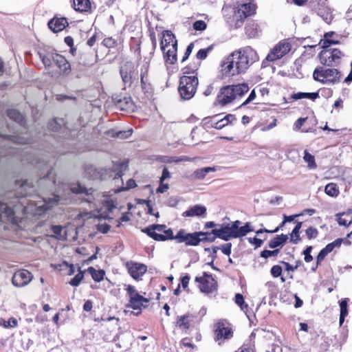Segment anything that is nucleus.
Returning a JSON list of instances; mask_svg holds the SVG:
<instances>
[{"mask_svg":"<svg viewBox=\"0 0 352 352\" xmlns=\"http://www.w3.org/2000/svg\"><path fill=\"white\" fill-rule=\"evenodd\" d=\"M84 278V272L79 270V272L69 281L72 286L77 287Z\"/></svg>","mask_w":352,"mask_h":352,"instance_id":"42","label":"nucleus"},{"mask_svg":"<svg viewBox=\"0 0 352 352\" xmlns=\"http://www.w3.org/2000/svg\"><path fill=\"white\" fill-rule=\"evenodd\" d=\"M120 74L124 85L130 87L133 80L137 79L136 68L131 61L124 63L120 69Z\"/></svg>","mask_w":352,"mask_h":352,"instance_id":"11","label":"nucleus"},{"mask_svg":"<svg viewBox=\"0 0 352 352\" xmlns=\"http://www.w3.org/2000/svg\"><path fill=\"white\" fill-rule=\"evenodd\" d=\"M73 6L75 10L80 12H87L91 10L90 0H73Z\"/></svg>","mask_w":352,"mask_h":352,"instance_id":"27","label":"nucleus"},{"mask_svg":"<svg viewBox=\"0 0 352 352\" xmlns=\"http://www.w3.org/2000/svg\"><path fill=\"white\" fill-rule=\"evenodd\" d=\"M291 47L292 45L287 41H280L270 50L263 64L265 63V60L274 62L283 58L291 50Z\"/></svg>","mask_w":352,"mask_h":352,"instance_id":"8","label":"nucleus"},{"mask_svg":"<svg viewBox=\"0 0 352 352\" xmlns=\"http://www.w3.org/2000/svg\"><path fill=\"white\" fill-rule=\"evenodd\" d=\"M63 226H52L51 227V230L53 234L50 236L54 237L58 240H65L66 239L65 234H63Z\"/></svg>","mask_w":352,"mask_h":352,"instance_id":"36","label":"nucleus"},{"mask_svg":"<svg viewBox=\"0 0 352 352\" xmlns=\"http://www.w3.org/2000/svg\"><path fill=\"white\" fill-rule=\"evenodd\" d=\"M212 49H213V45H211L209 47H208L207 48L199 50L196 54L197 58L199 59V60H204L207 57L208 54L210 52H211L212 50Z\"/></svg>","mask_w":352,"mask_h":352,"instance_id":"41","label":"nucleus"},{"mask_svg":"<svg viewBox=\"0 0 352 352\" xmlns=\"http://www.w3.org/2000/svg\"><path fill=\"white\" fill-rule=\"evenodd\" d=\"M132 133V130H129L127 131H120L117 133V137L120 139H125L129 138Z\"/></svg>","mask_w":352,"mask_h":352,"instance_id":"61","label":"nucleus"},{"mask_svg":"<svg viewBox=\"0 0 352 352\" xmlns=\"http://www.w3.org/2000/svg\"><path fill=\"white\" fill-rule=\"evenodd\" d=\"M177 46L173 45L168 47L164 53V58L166 63L169 64H175L177 61Z\"/></svg>","mask_w":352,"mask_h":352,"instance_id":"28","label":"nucleus"},{"mask_svg":"<svg viewBox=\"0 0 352 352\" xmlns=\"http://www.w3.org/2000/svg\"><path fill=\"white\" fill-rule=\"evenodd\" d=\"M198 83V78L196 76H182L178 89L182 98L184 100L191 99L196 93Z\"/></svg>","mask_w":352,"mask_h":352,"instance_id":"5","label":"nucleus"},{"mask_svg":"<svg viewBox=\"0 0 352 352\" xmlns=\"http://www.w3.org/2000/svg\"><path fill=\"white\" fill-rule=\"evenodd\" d=\"M17 323L16 319L11 318L7 322H5L4 326L6 327H14L17 325Z\"/></svg>","mask_w":352,"mask_h":352,"instance_id":"62","label":"nucleus"},{"mask_svg":"<svg viewBox=\"0 0 352 352\" xmlns=\"http://www.w3.org/2000/svg\"><path fill=\"white\" fill-rule=\"evenodd\" d=\"M105 205L108 208L109 211L111 212L114 208H116V201L113 199L107 200L106 201Z\"/></svg>","mask_w":352,"mask_h":352,"instance_id":"63","label":"nucleus"},{"mask_svg":"<svg viewBox=\"0 0 352 352\" xmlns=\"http://www.w3.org/2000/svg\"><path fill=\"white\" fill-rule=\"evenodd\" d=\"M160 44L161 50L164 52L168 47L173 45L177 46V41L171 31L164 30L162 32V39Z\"/></svg>","mask_w":352,"mask_h":352,"instance_id":"17","label":"nucleus"},{"mask_svg":"<svg viewBox=\"0 0 352 352\" xmlns=\"http://www.w3.org/2000/svg\"><path fill=\"white\" fill-rule=\"evenodd\" d=\"M40 57L41 60L45 65V68L50 67L53 62L52 60V54L50 56L41 55L40 54Z\"/></svg>","mask_w":352,"mask_h":352,"instance_id":"51","label":"nucleus"},{"mask_svg":"<svg viewBox=\"0 0 352 352\" xmlns=\"http://www.w3.org/2000/svg\"><path fill=\"white\" fill-rule=\"evenodd\" d=\"M282 272V267L278 265L272 266L270 270V274L274 278H278L280 276Z\"/></svg>","mask_w":352,"mask_h":352,"instance_id":"50","label":"nucleus"},{"mask_svg":"<svg viewBox=\"0 0 352 352\" xmlns=\"http://www.w3.org/2000/svg\"><path fill=\"white\" fill-rule=\"evenodd\" d=\"M123 166V164H120L115 165L113 166V170L107 169V168H100L97 169V175L98 177L102 180L107 179L108 177H113V179H119L122 177V168Z\"/></svg>","mask_w":352,"mask_h":352,"instance_id":"15","label":"nucleus"},{"mask_svg":"<svg viewBox=\"0 0 352 352\" xmlns=\"http://www.w3.org/2000/svg\"><path fill=\"white\" fill-rule=\"evenodd\" d=\"M216 171L215 167H205L201 168H198L194 171L192 176L196 179H203L208 173L210 172Z\"/></svg>","mask_w":352,"mask_h":352,"instance_id":"32","label":"nucleus"},{"mask_svg":"<svg viewBox=\"0 0 352 352\" xmlns=\"http://www.w3.org/2000/svg\"><path fill=\"white\" fill-rule=\"evenodd\" d=\"M87 272L91 274L95 281L100 282L103 280L104 276V272L103 270H96L93 267H89L87 269Z\"/></svg>","mask_w":352,"mask_h":352,"instance_id":"35","label":"nucleus"},{"mask_svg":"<svg viewBox=\"0 0 352 352\" xmlns=\"http://www.w3.org/2000/svg\"><path fill=\"white\" fill-rule=\"evenodd\" d=\"M70 190L72 192L75 194L84 195L87 197H83L82 199L89 203H91L93 201L94 198L92 196V188L87 189L85 187L82 186L80 184H77L76 185L72 186L70 188Z\"/></svg>","mask_w":352,"mask_h":352,"instance_id":"21","label":"nucleus"},{"mask_svg":"<svg viewBox=\"0 0 352 352\" xmlns=\"http://www.w3.org/2000/svg\"><path fill=\"white\" fill-rule=\"evenodd\" d=\"M349 301V298L342 299L340 302V314L342 315H348V309H347V303Z\"/></svg>","mask_w":352,"mask_h":352,"instance_id":"52","label":"nucleus"},{"mask_svg":"<svg viewBox=\"0 0 352 352\" xmlns=\"http://www.w3.org/2000/svg\"><path fill=\"white\" fill-rule=\"evenodd\" d=\"M256 5L252 3L241 4L239 6L238 14L240 18H246L252 16L255 13Z\"/></svg>","mask_w":352,"mask_h":352,"instance_id":"22","label":"nucleus"},{"mask_svg":"<svg viewBox=\"0 0 352 352\" xmlns=\"http://www.w3.org/2000/svg\"><path fill=\"white\" fill-rule=\"evenodd\" d=\"M325 193L332 197H336L339 195V189L334 183L328 184L324 188Z\"/></svg>","mask_w":352,"mask_h":352,"instance_id":"37","label":"nucleus"},{"mask_svg":"<svg viewBox=\"0 0 352 352\" xmlns=\"http://www.w3.org/2000/svg\"><path fill=\"white\" fill-rule=\"evenodd\" d=\"M333 34V32H327L324 34L325 39L324 40V42L322 44L323 48H327L332 44L338 43V41H335L333 40H331L329 38V37H331L332 36Z\"/></svg>","mask_w":352,"mask_h":352,"instance_id":"44","label":"nucleus"},{"mask_svg":"<svg viewBox=\"0 0 352 352\" xmlns=\"http://www.w3.org/2000/svg\"><path fill=\"white\" fill-rule=\"evenodd\" d=\"M232 337V331L230 328L226 327L223 322H219L216 325L215 329V340L219 341V344H221V341L230 339Z\"/></svg>","mask_w":352,"mask_h":352,"instance_id":"16","label":"nucleus"},{"mask_svg":"<svg viewBox=\"0 0 352 352\" xmlns=\"http://www.w3.org/2000/svg\"><path fill=\"white\" fill-rule=\"evenodd\" d=\"M60 270H64L65 268H68L69 272L67 273L68 275L71 276L75 272V267L73 264H69L66 261H63L61 264H60Z\"/></svg>","mask_w":352,"mask_h":352,"instance_id":"48","label":"nucleus"},{"mask_svg":"<svg viewBox=\"0 0 352 352\" xmlns=\"http://www.w3.org/2000/svg\"><path fill=\"white\" fill-rule=\"evenodd\" d=\"M32 278L31 272L27 270H21L14 274L12 283L16 287H23L28 285Z\"/></svg>","mask_w":352,"mask_h":352,"instance_id":"13","label":"nucleus"},{"mask_svg":"<svg viewBox=\"0 0 352 352\" xmlns=\"http://www.w3.org/2000/svg\"><path fill=\"white\" fill-rule=\"evenodd\" d=\"M149 68L148 62H145L142 64L140 68V78H141V84L143 86L146 84V78L147 77L148 72Z\"/></svg>","mask_w":352,"mask_h":352,"instance_id":"40","label":"nucleus"},{"mask_svg":"<svg viewBox=\"0 0 352 352\" xmlns=\"http://www.w3.org/2000/svg\"><path fill=\"white\" fill-rule=\"evenodd\" d=\"M195 316L189 313L183 316H177V326L182 331H186L190 327L191 323L195 319Z\"/></svg>","mask_w":352,"mask_h":352,"instance_id":"20","label":"nucleus"},{"mask_svg":"<svg viewBox=\"0 0 352 352\" xmlns=\"http://www.w3.org/2000/svg\"><path fill=\"white\" fill-rule=\"evenodd\" d=\"M304 154L303 159L305 162L307 163V166L311 169L316 168L317 166L314 156L310 154L307 150L304 151Z\"/></svg>","mask_w":352,"mask_h":352,"instance_id":"39","label":"nucleus"},{"mask_svg":"<svg viewBox=\"0 0 352 352\" xmlns=\"http://www.w3.org/2000/svg\"><path fill=\"white\" fill-rule=\"evenodd\" d=\"M136 186V183L135 180L133 179H130L126 182V185L125 187H122L120 188H118L116 190V192H120L124 190H127L131 188H133Z\"/></svg>","mask_w":352,"mask_h":352,"instance_id":"49","label":"nucleus"},{"mask_svg":"<svg viewBox=\"0 0 352 352\" xmlns=\"http://www.w3.org/2000/svg\"><path fill=\"white\" fill-rule=\"evenodd\" d=\"M248 91L249 87L246 83L227 85L220 89L217 101L220 105L224 106L241 99Z\"/></svg>","mask_w":352,"mask_h":352,"instance_id":"3","label":"nucleus"},{"mask_svg":"<svg viewBox=\"0 0 352 352\" xmlns=\"http://www.w3.org/2000/svg\"><path fill=\"white\" fill-rule=\"evenodd\" d=\"M47 25L52 31L58 32L63 30L68 25V22L65 17H54L48 22Z\"/></svg>","mask_w":352,"mask_h":352,"instance_id":"19","label":"nucleus"},{"mask_svg":"<svg viewBox=\"0 0 352 352\" xmlns=\"http://www.w3.org/2000/svg\"><path fill=\"white\" fill-rule=\"evenodd\" d=\"M235 302L238 305L242 310L247 309L248 305L245 304L243 296L241 294H236L235 295Z\"/></svg>","mask_w":352,"mask_h":352,"instance_id":"45","label":"nucleus"},{"mask_svg":"<svg viewBox=\"0 0 352 352\" xmlns=\"http://www.w3.org/2000/svg\"><path fill=\"white\" fill-rule=\"evenodd\" d=\"M231 248L232 243H228L221 245V247L219 249H221L223 254L230 256V254H231Z\"/></svg>","mask_w":352,"mask_h":352,"instance_id":"58","label":"nucleus"},{"mask_svg":"<svg viewBox=\"0 0 352 352\" xmlns=\"http://www.w3.org/2000/svg\"><path fill=\"white\" fill-rule=\"evenodd\" d=\"M279 253V250L276 249L274 250H265L261 252V256L265 258H267L270 256H276Z\"/></svg>","mask_w":352,"mask_h":352,"instance_id":"47","label":"nucleus"},{"mask_svg":"<svg viewBox=\"0 0 352 352\" xmlns=\"http://www.w3.org/2000/svg\"><path fill=\"white\" fill-rule=\"evenodd\" d=\"M307 96H308V93L298 92V93L294 94L292 96V98L294 100H300V99H302V98H307Z\"/></svg>","mask_w":352,"mask_h":352,"instance_id":"60","label":"nucleus"},{"mask_svg":"<svg viewBox=\"0 0 352 352\" xmlns=\"http://www.w3.org/2000/svg\"><path fill=\"white\" fill-rule=\"evenodd\" d=\"M342 56V52L338 49L323 50L319 54L320 63L328 66L338 64Z\"/></svg>","mask_w":352,"mask_h":352,"instance_id":"12","label":"nucleus"},{"mask_svg":"<svg viewBox=\"0 0 352 352\" xmlns=\"http://www.w3.org/2000/svg\"><path fill=\"white\" fill-rule=\"evenodd\" d=\"M220 117V115H215L213 117L208 118L209 121L206 122V124H209L212 128H214L217 129V124H218V118ZM208 120V118H205V120Z\"/></svg>","mask_w":352,"mask_h":352,"instance_id":"55","label":"nucleus"},{"mask_svg":"<svg viewBox=\"0 0 352 352\" xmlns=\"http://www.w3.org/2000/svg\"><path fill=\"white\" fill-rule=\"evenodd\" d=\"M144 302L148 303V300L138 293L130 298L128 307L133 309H140Z\"/></svg>","mask_w":352,"mask_h":352,"instance_id":"26","label":"nucleus"},{"mask_svg":"<svg viewBox=\"0 0 352 352\" xmlns=\"http://www.w3.org/2000/svg\"><path fill=\"white\" fill-rule=\"evenodd\" d=\"M126 290L127 292L128 295L129 296V298L138 294L135 287L130 285H126Z\"/></svg>","mask_w":352,"mask_h":352,"instance_id":"64","label":"nucleus"},{"mask_svg":"<svg viewBox=\"0 0 352 352\" xmlns=\"http://www.w3.org/2000/svg\"><path fill=\"white\" fill-rule=\"evenodd\" d=\"M206 214V208L201 205H195L182 213L183 217H192L204 216Z\"/></svg>","mask_w":352,"mask_h":352,"instance_id":"23","label":"nucleus"},{"mask_svg":"<svg viewBox=\"0 0 352 352\" xmlns=\"http://www.w3.org/2000/svg\"><path fill=\"white\" fill-rule=\"evenodd\" d=\"M288 239V236L286 234H281L277 235L269 243V248L272 249L276 248L278 247L282 248Z\"/></svg>","mask_w":352,"mask_h":352,"instance_id":"31","label":"nucleus"},{"mask_svg":"<svg viewBox=\"0 0 352 352\" xmlns=\"http://www.w3.org/2000/svg\"><path fill=\"white\" fill-rule=\"evenodd\" d=\"M248 241L250 244L254 245L255 248H260L263 243V241L262 239L256 237H249L248 238Z\"/></svg>","mask_w":352,"mask_h":352,"instance_id":"56","label":"nucleus"},{"mask_svg":"<svg viewBox=\"0 0 352 352\" xmlns=\"http://www.w3.org/2000/svg\"><path fill=\"white\" fill-rule=\"evenodd\" d=\"M164 224H153L148 227L142 229V232L146 234L148 236L157 241H165L166 240H173L174 238L173 230L166 229Z\"/></svg>","mask_w":352,"mask_h":352,"instance_id":"4","label":"nucleus"},{"mask_svg":"<svg viewBox=\"0 0 352 352\" xmlns=\"http://www.w3.org/2000/svg\"><path fill=\"white\" fill-rule=\"evenodd\" d=\"M7 115L10 119L14 120L16 122L21 125L23 124L24 118L19 111L16 109H9L7 111Z\"/></svg>","mask_w":352,"mask_h":352,"instance_id":"33","label":"nucleus"},{"mask_svg":"<svg viewBox=\"0 0 352 352\" xmlns=\"http://www.w3.org/2000/svg\"><path fill=\"white\" fill-rule=\"evenodd\" d=\"M204 235L201 232L188 233L184 229H181L174 236L173 239L176 240L178 243H184L187 246H197L201 243L200 236Z\"/></svg>","mask_w":352,"mask_h":352,"instance_id":"7","label":"nucleus"},{"mask_svg":"<svg viewBox=\"0 0 352 352\" xmlns=\"http://www.w3.org/2000/svg\"><path fill=\"white\" fill-rule=\"evenodd\" d=\"M51 207H52V203L50 201H47L45 199H43L35 204V209L33 214L34 215H41L45 211L50 210Z\"/></svg>","mask_w":352,"mask_h":352,"instance_id":"30","label":"nucleus"},{"mask_svg":"<svg viewBox=\"0 0 352 352\" xmlns=\"http://www.w3.org/2000/svg\"><path fill=\"white\" fill-rule=\"evenodd\" d=\"M241 222L239 220L231 223L223 224L218 230H214L219 239L226 241L231 239L245 236L248 233L254 230L251 223L247 222L243 226H240Z\"/></svg>","mask_w":352,"mask_h":352,"instance_id":"2","label":"nucleus"},{"mask_svg":"<svg viewBox=\"0 0 352 352\" xmlns=\"http://www.w3.org/2000/svg\"><path fill=\"white\" fill-rule=\"evenodd\" d=\"M14 210L9 206L7 204L0 201V221H3V218H6L9 221H12L14 216Z\"/></svg>","mask_w":352,"mask_h":352,"instance_id":"24","label":"nucleus"},{"mask_svg":"<svg viewBox=\"0 0 352 352\" xmlns=\"http://www.w3.org/2000/svg\"><path fill=\"white\" fill-rule=\"evenodd\" d=\"M62 122V120L54 119L48 123V128L53 131H57L60 129Z\"/></svg>","mask_w":352,"mask_h":352,"instance_id":"43","label":"nucleus"},{"mask_svg":"<svg viewBox=\"0 0 352 352\" xmlns=\"http://www.w3.org/2000/svg\"><path fill=\"white\" fill-rule=\"evenodd\" d=\"M312 250V246H307L306 249L303 251V254L305 255V261L307 263H309L313 260V257L311 255V252Z\"/></svg>","mask_w":352,"mask_h":352,"instance_id":"54","label":"nucleus"},{"mask_svg":"<svg viewBox=\"0 0 352 352\" xmlns=\"http://www.w3.org/2000/svg\"><path fill=\"white\" fill-rule=\"evenodd\" d=\"M195 280L199 284L201 292L209 294L217 289V282L212 274L207 272H204L201 276H197Z\"/></svg>","mask_w":352,"mask_h":352,"instance_id":"10","label":"nucleus"},{"mask_svg":"<svg viewBox=\"0 0 352 352\" xmlns=\"http://www.w3.org/2000/svg\"><path fill=\"white\" fill-rule=\"evenodd\" d=\"M11 143H15L19 144H27L28 141L26 139L22 137L12 135V136H0V156H6L14 153V148L7 146Z\"/></svg>","mask_w":352,"mask_h":352,"instance_id":"9","label":"nucleus"},{"mask_svg":"<svg viewBox=\"0 0 352 352\" xmlns=\"http://www.w3.org/2000/svg\"><path fill=\"white\" fill-rule=\"evenodd\" d=\"M306 236L309 239H316L318 235V230L313 227L308 228L306 231Z\"/></svg>","mask_w":352,"mask_h":352,"instance_id":"46","label":"nucleus"},{"mask_svg":"<svg viewBox=\"0 0 352 352\" xmlns=\"http://www.w3.org/2000/svg\"><path fill=\"white\" fill-rule=\"evenodd\" d=\"M318 16H320L325 23L330 24L333 20V14L331 8L324 5H319L317 10Z\"/></svg>","mask_w":352,"mask_h":352,"instance_id":"25","label":"nucleus"},{"mask_svg":"<svg viewBox=\"0 0 352 352\" xmlns=\"http://www.w3.org/2000/svg\"><path fill=\"white\" fill-rule=\"evenodd\" d=\"M52 60L63 74H67L70 72V64L64 56L58 54H52Z\"/></svg>","mask_w":352,"mask_h":352,"instance_id":"18","label":"nucleus"},{"mask_svg":"<svg viewBox=\"0 0 352 352\" xmlns=\"http://www.w3.org/2000/svg\"><path fill=\"white\" fill-rule=\"evenodd\" d=\"M206 23L202 20L196 21L193 23V28L195 30L203 31L206 28Z\"/></svg>","mask_w":352,"mask_h":352,"instance_id":"53","label":"nucleus"},{"mask_svg":"<svg viewBox=\"0 0 352 352\" xmlns=\"http://www.w3.org/2000/svg\"><path fill=\"white\" fill-rule=\"evenodd\" d=\"M97 230L103 234L107 233L110 230V226L107 223H99L96 226Z\"/></svg>","mask_w":352,"mask_h":352,"instance_id":"57","label":"nucleus"},{"mask_svg":"<svg viewBox=\"0 0 352 352\" xmlns=\"http://www.w3.org/2000/svg\"><path fill=\"white\" fill-rule=\"evenodd\" d=\"M115 102L121 110L129 111L133 107L132 99L129 96H124L118 100L115 99Z\"/></svg>","mask_w":352,"mask_h":352,"instance_id":"29","label":"nucleus"},{"mask_svg":"<svg viewBox=\"0 0 352 352\" xmlns=\"http://www.w3.org/2000/svg\"><path fill=\"white\" fill-rule=\"evenodd\" d=\"M302 224V222H298L290 234V241L294 244L298 243L300 241L299 232L301 228Z\"/></svg>","mask_w":352,"mask_h":352,"instance_id":"34","label":"nucleus"},{"mask_svg":"<svg viewBox=\"0 0 352 352\" xmlns=\"http://www.w3.org/2000/svg\"><path fill=\"white\" fill-rule=\"evenodd\" d=\"M126 267L129 274L135 280L142 276L147 270V267L144 264L133 261L127 262Z\"/></svg>","mask_w":352,"mask_h":352,"instance_id":"14","label":"nucleus"},{"mask_svg":"<svg viewBox=\"0 0 352 352\" xmlns=\"http://www.w3.org/2000/svg\"><path fill=\"white\" fill-rule=\"evenodd\" d=\"M258 60L256 52L250 47H246L230 54L221 64L222 71L228 76L238 75L244 73Z\"/></svg>","mask_w":352,"mask_h":352,"instance_id":"1","label":"nucleus"},{"mask_svg":"<svg viewBox=\"0 0 352 352\" xmlns=\"http://www.w3.org/2000/svg\"><path fill=\"white\" fill-rule=\"evenodd\" d=\"M313 78L315 80L323 84H334L340 82L341 74L336 69H327L324 67H316L313 72Z\"/></svg>","mask_w":352,"mask_h":352,"instance_id":"6","label":"nucleus"},{"mask_svg":"<svg viewBox=\"0 0 352 352\" xmlns=\"http://www.w3.org/2000/svg\"><path fill=\"white\" fill-rule=\"evenodd\" d=\"M214 230H218V229H213L211 232H201V234H204V235L203 236H200L201 242H213L217 238H219L217 234L214 232Z\"/></svg>","mask_w":352,"mask_h":352,"instance_id":"38","label":"nucleus"},{"mask_svg":"<svg viewBox=\"0 0 352 352\" xmlns=\"http://www.w3.org/2000/svg\"><path fill=\"white\" fill-rule=\"evenodd\" d=\"M193 47H194V43H190L188 45V47H187V48L186 50V52L184 54V56H183L182 60V63H184V61H186L188 58L190 54H191V52H192V51L193 50Z\"/></svg>","mask_w":352,"mask_h":352,"instance_id":"59","label":"nucleus"}]
</instances>
